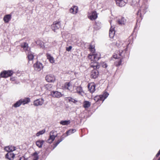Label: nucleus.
<instances>
[{"label": "nucleus", "instance_id": "nucleus-1", "mask_svg": "<svg viewBox=\"0 0 160 160\" xmlns=\"http://www.w3.org/2000/svg\"><path fill=\"white\" fill-rule=\"evenodd\" d=\"M88 57L91 61H94L95 62H97L100 58L101 55L99 53L92 55L89 54Z\"/></svg>", "mask_w": 160, "mask_h": 160}, {"label": "nucleus", "instance_id": "nucleus-2", "mask_svg": "<svg viewBox=\"0 0 160 160\" xmlns=\"http://www.w3.org/2000/svg\"><path fill=\"white\" fill-rule=\"evenodd\" d=\"M57 136L56 132L52 131L50 133L49 138L47 140V142L50 143H52Z\"/></svg>", "mask_w": 160, "mask_h": 160}, {"label": "nucleus", "instance_id": "nucleus-3", "mask_svg": "<svg viewBox=\"0 0 160 160\" xmlns=\"http://www.w3.org/2000/svg\"><path fill=\"white\" fill-rule=\"evenodd\" d=\"M13 73V72L11 70L5 71L1 72L0 75L2 78H6L11 76Z\"/></svg>", "mask_w": 160, "mask_h": 160}, {"label": "nucleus", "instance_id": "nucleus-4", "mask_svg": "<svg viewBox=\"0 0 160 160\" xmlns=\"http://www.w3.org/2000/svg\"><path fill=\"white\" fill-rule=\"evenodd\" d=\"M88 17L91 20H95L97 18V14L96 11H92L88 13Z\"/></svg>", "mask_w": 160, "mask_h": 160}, {"label": "nucleus", "instance_id": "nucleus-5", "mask_svg": "<svg viewBox=\"0 0 160 160\" xmlns=\"http://www.w3.org/2000/svg\"><path fill=\"white\" fill-rule=\"evenodd\" d=\"M51 27L52 30L55 32H56L57 30L60 27V22L55 21L51 25Z\"/></svg>", "mask_w": 160, "mask_h": 160}, {"label": "nucleus", "instance_id": "nucleus-6", "mask_svg": "<svg viewBox=\"0 0 160 160\" xmlns=\"http://www.w3.org/2000/svg\"><path fill=\"white\" fill-rule=\"evenodd\" d=\"M34 70L38 72L40 71L43 68L42 65L40 62H37L33 65Z\"/></svg>", "mask_w": 160, "mask_h": 160}, {"label": "nucleus", "instance_id": "nucleus-7", "mask_svg": "<svg viewBox=\"0 0 160 160\" xmlns=\"http://www.w3.org/2000/svg\"><path fill=\"white\" fill-rule=\"evenodd\" d=\"M46 80L48 82H53L55 80L54 76L52 74H49L47 75L45 77Z\"/></svg>", "mask_w": 160, "mask_h": 160}, {"label": "nucleus", "instance_id": "nucleus-8", "mask_svg": "<svg viewBox=\"0 0 160 160\" xmlns=\"http://www.w3.org/2000/svg\"><path fill=\"white\" fill-rule=\"evenodd\" d=\"M117 5L120 7L124 6L127 3V0H115Z\"/></svg>", "mask_w": 160, "mask_h": 160}, {"label": "nucleus", "instance_id": "nucleus-9", "mask_svg": "<svg viewBox=\"0 0 160 160\" xmlns=\"http://www.w3.org/2000/svg\"><path fill=\"white\" fill-rule=\"evenodd\" d=\"M50 95L53 97L57 98H59L62 96L61 93L58 91H52Z\"/></svg>", "mask_w": 160, "mask_h": 160}, {"label": "nucleus", "instance_id": "nucleus-10", "mask_svg": "<svg viewBox=\"0 0 160 160\" xmlns=\"http://www.w3.org/2000/svg\"><path fill=\"white\" fill-rule=\"evenodd\" d=\"M99 72L97 69H94L91 73V77L92 78H96L99 75Z\"/></svg>", "mask_w": 160, "mask_h": 160}, {"label": "nucleus", "instance_id": "nucleus-11", "mask_svg": "<svg viewBox=\"0 0 160 160\" xmlns=\"http://www.w3.org/2000/svg\"><path fill=\"white\" fill-rule=\"evenodd\" d=\"M44 100L42 98L37 99L34 102V105L35 106H41L42 105Z\"/></svg>", "mask_w": 160, "mask_h": 160}, {"label": "nucleus", "instance_id": "nucleus-12", "mask_svg": "<svg viewBox=\"0 0 160 160\" xmlns=\"http://www.w3.org/2000/svg\"><path fill=\"white\" fill-rule=\"evenodd\" d=\"M109 95V94L107 92H105L103 93L102 95H100L99 96L96 97L95 98H97L98 100H101L103 101L106 99Z\"/></svg>", "mask_w": 160, "mask_h": 160}, {"label": "nucleus", "instance_id": "nucleus-13", "mask_svg": "<svg viewBox=\"0 0 160 160\" xmlns=\"http://www.w3.org/2000/svg\"><path fill=\"white\" fill-rule=\"evenodd\" d=\"M91 62L90 66L91 67H92L94 69H97L99 68L100 66L97 62H95L94 61H91Z\"/></svg>", "mask_w": 160, "mask_h": 160}, {"label": "nucleus", "instance_id": "nucleus-14", "mask_svg": "<svg viewBox=\"0 0 160 160\" xmlns=\"http://www.w3.org/2000/svg\"><path fill=\"white\" fill-rule=\"evenodd\" d=\"M88 88L90 92L91 93H93L95 90V85L94 83L88 84Z\"/></svg>", "mask_w": 160, "mask_h": 160}, {"label": "nucleus", "instance_id": "nucleus-15", "mask_svg": "<svg viewBox=\"0 0 160 160\" xmlns=\"http://www.w3.org/2000/svg\"><path fill=\"white\" fill-rule=\"evenodd\" d=\"M110 24H111V27L109 30V35L110 38H113L115 33V32L114 30V27L111 25V22Z\"/></svg>", "mask_w": 160, "mask_h": 160}, {"label": "nucleus", "instance_id": "nucleus-16", "mask_svg": "<svg viewBox=\"0 0 160 160\" xmlns=\"http://www.w3.org/2000/svg\"><path fill=\"white\" fill-rule=\"evenodd\" d=\"M15 157V154L12 152H9L6 154V157L9 160H13Z\"/></svg>", "mask_w": 160, "mask_h": 160}, {"label": "nucleus", "instance_id": "nucleus-17", "mask_svg": "<svg viewBox=\"0 0 160 160\" xmlns=\"http://www.w3.org/2000/svg\"><path fill=\"white\" fill-rule=\"evenodd\" d=\"M4 149L7 152H12L16 150V147L12 146H8L5 147Z\"/></svg>", "mask_w": 160, "mask_h": 160}, {"label": "nucleus", "instance_id": "nucleus-18", "mask_svg": "<svg viewBox=\"0 0 160 160\" xmlns=\"http://www.w3.org/2000/svg\"><path fill=\"white\" fill-rule=\"evenodd\" d=\"M21 47L23 48L25 51L26 52L29 51L28 44L26 42H24L21 45Z\"/></svg>", "mask_w": 160, "mask_h": 160}, {"label": "nucleus", "instance_id": "nucleus-19", "mask_svg": "<svg viewBox=\"0 0 160 160\" xmlns=\"http://www.w3.org/2000/svg\"><path fill=\"white\" fill-rule=\"evenodd\" d=\"M78 7L76 6H74L70 9V12L73 14H76L78 11Z\"/></svg>", "mask_w": 160, "mask_h": 160}, {"label": "nucleus", "instance_id": "nucleus-20", "mask_svg": "<svg viewBox=\"0 0 160 160\" xmlns=\"http://www.w3.org/2000/svg\"><path fill=\"white\" fill-rule=\"evenodd\" d=\"M11 15L10 14H8L4 16L3 18V20L6 23H8L11 20Z\"/></svg>", "mask_w": 160, "mask_h": 160}, {"label": "nucleus", "instance_id": "nucleus-21", "mask_svg": "<svg viewBox=\"0 0 160 160\" xmlns=\"http://www.w3.org/2000/svg\"><path fill=\"white\" fill-rule=\"evenodd\" d=\"M44 141L43 140H39L36 142V145L39 148H41Z\"/></svg>", "mask_w": 160, "mask_h": 160}, {"label": "nucleus", "instance_id": "nucleus-22", "mask_svg": "<svg viewBox=\"0 0 160 160\" xmlns=\"http://www.w3.org/2000/svg\"><path fill=\"white\" fill-rule=\"evenodd\" d=\"M28 54V58L29 60H32L34 58V55L30 51L26 52Z\"/></svg>", "mask_w": 160, "mask_h": 160}, {"label": "nucleus", "instance_id": "nucleus-23", "mask_svg": "<svg viewBox=\"0 0 160 160\" xmlns=\"http://www.w3.org/2000/svg\"><path fill=\"white\" fill-rule=\"evenodd\" d=\"M126 22V20L123 17L121 18L120 19H119L118 21V24L121 25H124Z\"/></svg>", "mask_w": 160, "mask_h": 160}, {"label": "nucleus", "instance_id": "nucleus-24", "mask_svg": "<svg viewBox=\"0 0 160 160\" xmlns=\"http://www.w3.org/2000/svg\"><path fill=\"white\" fill-rule=\"evenodd\" d=\"M23 105L27 104L30 102V99L28 98H25L24 99H20Z\"/></svg>", "mask_w": 160, "mask_h": 160}, {"label": "nucleus", "instance_id": "nucleus-25", "mask_svg": "<svg viewBox=\"0 0 160 160\" xmlns=\"http://www.w3.org/2000/svg\"><path fill=\"white\" fill-rule=\"evenodd\" d=\"M36 43L38 45H39L41 48H43L44 47L43 42L40 40H38L36 42Z\"/></svg>", "mask_w": 160, "mask_h": 160}, {"label": "nucleus", "instance_id": "nucleus-26", "mask_svg": "<svg viewBox=\"0 0 160 160\" xmlns=\"http://www.w3.org/2000/svg\"><path fill=\"white\" fill-rule=\"evenodd\" d=\"M47 57L51 63H53L54 62V58L50 54H47Z\"/></svg>", "mask_w": 160, "mask_h": 160}, {"label": "nucleus", "instance_id": "nucleus-27", "mask_svg": "<svg viewBox=\"0 0 160 160\" xmlns=\"http://www.w3.org/2000/svg\"><path fill=\"white\" fill-rule=\"evenodd\" d=\"M64 87L65 88L70 90L72 88V86L70 82H66L64 84Z\"/></svg>", "mask_w": 160, "mask_h": 160}, {"label": "nucleus", "instance_id": "nucleus-28", "mask_svg": "<svg viewBox=\"0 0 160 160\" xmlns=\"http://www.w3.org/2000/svg\"><path fill=\"white\" fill-rule=\"evenodd\" d=\"M91 105V103L88 101H85L83 102V107L85 108H88Z\"/></svg>", "mask_w": 160, "mask_h": 160}, {"label": "nucleus", "instance_id": "nucleus-29", "mask_svg": "<svg viewBox=\"0 0 160 160\" xmlns=\"http://www.w3.org/2000/svg\"><path fill=\"white\" fill-rule=\"evenodd\" d=\"M70 122V120L68 121H62L60 122V123L61 124H62L63 125H67L68 124H69Z\"/></svg>", "mask_w": 160, "mask_h": 160}, {"label": "nucleus", "instance_id": "nucleus-30", "mask_svg": "<svg viewBox=\"0 0 160 160\" xmlns=\"http://www.w3.org/2000/svg\"><path fill=\"white\" fill-rule=\"evenodd\" d=\"M45 129H44L42 130L41 131H39L37 132V133L36 134V135L37 137L39 136L40 135H42L44 133H45Z\"/></svg>", "mask_w": 160, "mask_h": 160}, {"label": "nucleus", "instance_id": "nucleus-31", "mask_svg": "<svg viewBox=\"0 0 160 160\" xmlns=\"http://www.w3.org/2000/svg\"><path fill=\"white\" fill-rule=\"evenodd\" d=\"M32 156L33 157V160H38V159L39 157L37 152H35L32 154Z\"/></svg>", "mask_w": 160, "mask_h": 160}, {"label": "nucleus", "instance_id": "nucleus-32", "mask_svg": "<svg viewBox=\"0 0 160 160\" xmlns=\"http://www.w3.org/2000/svg\"><path fill=\"white\" fill-rule=\"evenodd\" d=\"M22 102L21 100L15 103L13 105V106L15 108L19 107L21 104Z\"/></svg>", "mask_w": 160, "mask_h": 160}, {"label": "nucleus", "instance_id": "nucleus-33", "mask_svg": "<svg viewBox=\"0 0 160 160\" xmlns=\"http://www.w3.org/2000/svg\"><path fill=\"white\" fill-rule=\"evenodd\" d=\"M45 88L48 90H51L52 88V85L51 84H46L45 86Z\"/></svg>", "mask_w": 160, "mask_h": 160}, {"label": "nucleus", "instance_id": "nucleus-34", "mask_svg": "<svg viewBox=\"0 0 160 160\" xmlns=\"http://www.w3.org/2000/svg\"><path fill=\"white\" fill-rule=\"evenodd\" d=\"M76 92L79 94H81L82 92V88L80 87H76Z\"/></svg>", "mask_w": 160, "mask_h": 160}, {"label": "nucleus", "instance_id": "nucleus-35", "mask_svg": "<svg viewBox=\"0 0 160 160\" xmlns=\"http://www.w3.org/2000/svg\"><path fill=\"white\" fill-rule=\"evenodd\" d=\"M76 131V130L75 129H72V130H70L67 131L66 132L67 136L70 135V134Z\"/></svg>", "mask_w": 160, "mask_h": 160}, {"label": "nucleus", "instance_id": "nucleus-36", "mask_svg": "<svg viewBox=\"0 0 160 160\" xmlns=\"http://www.w3.org/2000/svg\"><path fill=\"white\" fill-rule=\"evenodd\" d=\"M94 48L95 46L94 45H90L89 49L90 51H91V52H92V53H93L95 52V49H94Z\"/></svg>", "mask_w": 160, "mask_h": 160}, {"label": "nucleus", "instance_id": "nucleus-37", "mask_svg": "<svg viewBox=\"0 0 160 160\" xmlns=\"http://www.w3.org/2000/svg\"><path fill=\"white\" fill-rule=\"evenodd\" d=\"M63 138L61 137V139L58 140L57 142L54 144L55 147H56L63 140Z\"/></svg>", "mask_w": 160, "mask_h": 160}, {"label": "nucleus", "instance_id": "nucleus-38", "mask_svg": "<svg viewBox=\"0 0 160 160\" xmlns=\"http://www.w3.org/2000/svg\"><path fill=\"white\" fill-rule=\"evenodd\" d=\"M122 44V43L120 41H118L116 43V45L118 47L120 46Z\"/></svg>", "mask_w": 160, "mask_h": 160}, {"label": "nucleus", "instance_id": "nucleus-39", "mask_svg": "<svg viewBox=\"0 0 160 160\" xmlns=\"http://www.w3.org/2000/svg\"><path fill=\"white\" fill-rule=\"evenodd\" d=\"M102 67L103 68H106L107 67V64L104 62H102L101 63Z\"/></svg>", "mask_w": 160, "mask_h": 160}, {"label": "nucleus", "instance_id": "nucleus-40", "mask_svg": "<svg viewBox=\"0 0 160 160\" xmlns=\"http://www.w3.org/2000/svg\"><path fill=\"white\" fill-rule=\"evenodd\" d=\"M72 47L71 46H69L68 47H67L66 48V50L67 51H70L72 49Z\"/></svg>", "mask_w": 160, "mask_h": 160}, {"label": "nucleus", "instance_id": "nucleus-41", "mask_svg": "<svg viewBox=\"0 0 160 160\" xmlns=\"http://www.w3.org/2000/svg\"><path fill=\"white\" fill-rule=\"evenodd\" d=\"M113 57H114V58H118L119 57H118L117 56H116V57L115 56V55H114L113 56Z\"/></svg>", "mask_w": 160, "mask_h": 160}, {"label": "nucleus", "instance_id": "nucleus-42", "mask_svg": "<svg viewBox=\"0 0 160 160\" xmlns=\"http://www.w3.org/2000/svg\"><path fill=\"white\" fill-rule=\"evenodd\" d=\"M123 52V51H122V52H119V56H121V53H122V52Z\"/></svg>", "mask_w": 160, "mask_h": 160}, {"label": "nucleus", "instance_id": "nucleus-43", "mask_svg": "<svg viewBox=\"0 0 160 160\" xmlns=\"http://www.w3.org/2000/svg\"><path fill=\"white\" fill-rule=\"evenodd\" d=\"M121 61H120L118 63L119 65H120L121 64Z\"/></svg>", "mask_w": 160, "mask_h": 160}, {"label": "nucleus", "instance_id": "nucleus-44", "mask_svg": "<svg viewBox=\"0 0 160 160\" xmlns=\"http://www.w3.org/2000/svg\"><path fill=\"white\" fill-rule=\"evenodd\" d=\"M159 156V155L157 153V154L156 155V157H158Z\"/></svg>", "mask_w": 160, "mask_h": 160}, {"label": "nucleus", "instance_id": "nucleus-45", "mask_svg": "<svg viewBox=\"0 0 160 160\" xmlns=\"http://www.w3.org/2000/svg\"><path fill=\"white\" fill-rule=\"evenodd\" d=\"M157 154H158L159 155L160 154V153L159 152H158V153H157Z\"/></svg>", "mask_w": 160, "mask_h": 160}, {"label": "nucleus", "instance_id": "nucleus-46", "mask_svg": "<svg viewBox=\"0 0 160 160\" xmlns=\"http://www.w3.org/2000/svg\"><path fill=\"white\" fill-rule=\"evenodd\" d=\"M157 154H158L159 155L160 154V153L159 152H158V153H157Z\"/></svg>", "mask_w": 160, "mask_h": 160}, {"label": "nucleus", "instance_id": "nucleus-47", "mask_svg": "<svg viewBox=\"0 0 160 160\" xmlns=\"http://www.w3.org/2000/svg\"><path fill=\"white\" fill-rule=\"evenodd\" d=\"M140 10H139V11H138V13H139V12H140Z\"/></svg>", "mask_w": 160, "mask_h": 160}, {"label": "nucleus", "instance_id": "nucleus-48", "mask_svg": "<svg viewBox=\"0 0 160 160\" xmlns=\"http://www.w3.org/2000/svg\"><path fill=\"white\" fill-rule=\"evenodd\" d=\"M158 160H160V157L158 158Z\"/></svg>", "mask_w": 160, "mask_h": 160}, {"label": "nucleus", "instance_id": "nucleus-49", "mask_svg": "<svg viewBox=\"0 0 160 160\" xmlns=\"http://www.w3.org/2000/svg\"><path fill=\"white\" fill-rule=\"evenodd\" d=\"M158 152H159L160 153V150H159V151Z\"/></svg>", "mask_w": 160, "mask_h": 160}, {"label": "nucleus", "instance_id": "nucleus-50", "mask_svg": "<svg viewBox=\"0 0 160 160\" xmlns=\"http://www.w3.org/2000/svg\"><path fill=\"white\" fill-rule=\"evenodd\" d=\"M69 101H71V100L70 99H69Z\"/></svg>", "mask_w": 160, "mask_h": 160}]
</instances>
